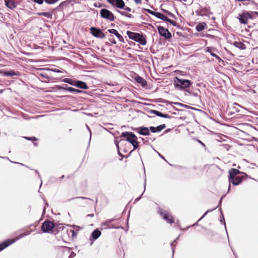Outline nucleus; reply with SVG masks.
Returning a JSON list of instances; mask_svg holds the SVG:
<instances>
[{"label":"nucleus","mask_w":258,"mask_h":258,"mask_svg":"<svg viewBox=\"0 0 258 258\" xmlns=\"http://www.w3.org/2000/svg\"><path fill=\"white\" fill-rule=\"evenodd\" d=\"M156 17L159 19H160L163 20L164 21H165V22H167V21H168V20L169 19L168 17L165 16L163 14L159 13V12H157V14L156 15Z\"/></svg>","instance_id":"obj_26"},{"label":"nucleus","mask_w":258,"mask_h":258,"mask_svg":"<svg viewBox=\"0 0 258 258\" xmlns=\"http://www.w3.org/2000/svg\"><path fill=\"white\" fill-rule=\"evenodd\" d=\"M168 21H167V22L170 23L171 24H172V25L174 26H177V23L175 21H173L172 20H171L170 19H168Z\"/></svg>","instance_id":"obj_38"},{"label":"nucleus","mask_w":258,"mask_h":258,"mask_svg":"<svg viewBox=\"0 0 258 258\" xmlns=\"http://www.w3.org/2000/svg\"><path fill=\"white\" fill-rule=\"evenodd\" d=\"M5 75L7 76H13L18 75V73H16L13 71H10L5 72Z\"/></svg>","instance_id":"obj_31"},{"label":"nucleus","mask_w":258,"mask_h":258,"mask_svg":"<svg viewBox=\"0 0 258 258\" xmlns=\"http://www.w3.org/2000/svg\"><path fill=\"white\" fill-rule=\"evenodd\" d=\"M81 198L82 199H86V198H85V197H82Z\"/></svg>","instance_id":"obj_50"},{"label":"nucleus","mask_w":258,"mask_h":258,"mask_svg":"<svg viewBox=\"0 0 258 258\" xmlns=\"http://www.w3.org/2000/svg\"><path fill=\"white\" fill-rule=\"evenodd\" d=\"M136 81L137 82L142 84V85L146 84V81L141 77H137L136 78Z\"/></svg>","instance_id":"obj_30"},{"label":"nucleus","mask_w":258,"mask_h":258,"mask_svg":"<svg viewBox=\"0 0 258 258\" xmlns=\"http://www.w3.org/2000/svg\"><path fill=\"white\" fill-rule=\"evenodd\" d=\"M120 137H123L126 141L130 143L134 147V149H137L139 147V143L137 141V136L132 132H124L121 134Z\"/></svg>","instance_id":"obj_2"},{"label":"nucleus","mask_w":258,"mask_h":258,"mask_svg":"<svg viewBox=\"0 0 258 258\" xmlns=\"http://www.w3.org/2000/svg\"><path fill=\"white\" fill-rule=\"evenodd\" d=\"M16 240L15 239H9L0 243V251L13 244Z\"/></svg>","instance_id":"obj_14"},{"label":"nucleus","mask_w":258,"mask_h":258,"mask_svg":"<svg viewBox=\"0 0 258 258\" xmlns=\"http://www.w3.org/2000/svg\"><path fill=\"white\" fill-rule=\"evenodd\" d=\"M54 72H57V73H60L61 72V71L60 70H59L58 69H55L54 70H53Z\"/></svg>","instance_id":"obj_45"},{"label":"nucleus","mask_w":258,"mask_h":258,"mask_svg":"<svg viewBox=\"0 0 258 258\" xmlns=\"http://www.w3.org/2000/svg\"><path fill=\"white\" fill-rule=\"evenodd\" d=\"M166 127L165 124H161L157 127L151 126L150 127V130L152 133H157L159 132L164 129Z\"/></svg>","instance_id":"obj_18"},{"label":"nucleus","mask_w":258,"mask_h":258,"mask_svg":"<svg viewBox=\"0 0 258 258\" xmlns=\"http://www.w3.org/2000/svg\"><path fill=\"white\" fill-rule=\"evenodd\" d=\"M109 41L111 42L113 44H115L116 43V41L114 39L112 35H110V38L109 39Z\"/></svg>","instance_id":"obj_37"},{"label":"nucleus","mask_w":258,"mask_h":258,"mask_svg":"<svg viewBox=\"0 0 258 258\" xmlns=\"http://www.w3.org/2000/svg\"><path fill=\"white\" fill-rule=\"evenodd\" d=\"M115 221L114 219H109L104 222L101 223V229H106L108 228H117L119 227L118 224L113 223Z\"/></svg>","instance_id":"obj_8"},{"label":"nucleus","mask_w":258,"mask_h":258,"mask_svg":"<svg viewBox=\"0 0 258 258\" xmlns=\"http://www.w3.org/2000/svg\"><path fill=\"white\" fill-rule=\"evenodd\" d=\"M210 11V10L209 8L205 7L201 9L200 10V12L202 15H207L209 13Z\"/></svg>","instance_id":"obj_29"},{"label":"nucleus","mask_w":258,"mask_h":258,"mask_svg":"<svg viewBox=\"0 0 258 258\" xmlns=\"http://www.w3.org/2000/svg\"><path fill=\"white\" fill-rule=\"evenodd\" d=\"M55 224L49 220L44 221L41 226V230L44 233H54Z\"/></svg>","instance_id":"obj_6"},{"label":"nucleus","mask_w":258,"mask_h":258,"mask_svg":"<svg viewBox=\"0 0 258 258\" xmlns=\"http://www.w3.org/2000/svg\"><path fill=\"white\" fill-rule=\"evenodd\" d=\"M206 51L207 52L210 53L212 56L215 57L217 59H218L219 62L222 61L221 58L216 53V52H218V50L216 48L214 47H208L206 48Z\"/></svg>","instance_id":"obj_15"},{"label":"nucleus","mask_w":258,"mask_h":258,"mask_svg":"<svg viewBox=\"0 0 258 258\" xmlns=\"http://www.w3.org/2000/svg\"><path fill=\"white\" fill-rule=\"evenodd\" d=\"M107 2L114 6L115 4V0H107Z\"/></svg>","instance_id":"obj_41"},{"label":"nucleus","mask_w":258,"mask_h":258,"mask_svg":"<svg viewBox=\"0 0 258 258\" xmlns=\"http://www.w3.org/2000/svg\"><path fill=\"white\" fill-rule=\"evenodd\" d=\"M64 175H62L61 177H59V179L61 180L62 179L64 178Z\"/></svg>","instance_id":"obj_46"},{"label":"nucleus","mask_w":258,"mask_h":258,"mask_svg":"<svg viewBox=\"0 0 258 258\" xmlns=\"http://www.w3.org/2000/svg\"><path fill=\"white\" fill-rule=\"evenodd\" d=\"M67 232L69 235L71 234V238L72 239H74L77 237V236L78 235V230L75 231L74 229H70L67 230Z\"/></svg>","instance_id":"obj_24"},{"label":"nucleus","mask_w":258,"mask_h":258,"mask_svg":"<svg viewBox=\"0 0 258 258\" xmlns=\"http://www.w3.org/2000/svg\"><path fill=\"white\" fill-rule=\"evenodd\" d=\"M199 142H200V143H201V144H202V145H204V144L202 142H201L200 141H199Z\"/></svg>","instance_id":"obj_48"},{"label":"nucleus","mask_w":258,"mask_h":258,"mask_svg":"<svg viewBox=\"0 0 258 258\" xmlns=\"http://www.w3.org/2000/svg\"><path fill=\"white\" fill-rule=\"evenodd\" d=\"M100 15L102 18L109 21H113L115 20V16L113 14L107 9H101L100 11Z\"/></svg>","instance_id":"obj_7"},{"label":"nucleus","mask_w":258,"mask_h":258,"mask_svg":"<svg viewBox=\"0 0 258 258\" xmlns=\"http://www.w3.org/2000/svg\"><path fill=\"white\" fill-rule=\"evenodd\" d=\"M118 12L121 15L124 16H125L126 17L130 18L133 17V15L131 14L127 13H126V12H123V11H118Z\"/></svg>","instance_id":"obj_33"},{"label":"nucleus","mask_w":258,"mask_h":258,"mask_svg":"<svg viewBox=\"0 0 258 258\" xmlns=\"http://www.w3.org/2000/svg\"><path fill=\"white\" fill-rule=\"evenodd\" d=\"M151 112L156 114V115L162 117L163 118H168L170 117V116L168 114H163V113L155 110H152Z\"/></svg>","instance_id":"obj_20"},{"label":"nucleus","mask_w":258,"mask_h":258,"mask_svg":"<svg viewBox=\"0 0 258 258\" xmlns=\"http://www.w3.org/2000/svg\"><path fill=\"white\" fill-rule=\"evenodd\" d=\"M38 15L39 16H43L49 19H52V14L50 12H41V13H38Z\"/></svg>","instance_id":"obj_27"},{"label":"nucleus","mask_w":258,"mask_h":258,"mask_svg":"<svg viewBox=\"0 0 258 258\" xmlns=\"http://www.w3.org/2000/svg\"><path fill=\"white\" fill-rule=\"evenodd\" d=\"M206 26V24L205 22L200 23L197 25L196 30L199 32L202 31L205 29Z\"/></svg>","instance_id":"obj_25"},{"label":"nucleus","mask_w":258,"mask_h":258,"mask_svg":"<svg viewBox=\"0 0 258 258\" xmlns=\"http://www.w3.org/2000/svg\"><path fill=\"white\" fill-rule=\"evenodd\" d=\"M6 6L11 9H14L16 7V4L13 0H5Z\"/></svg>","instance_id":"obj_19"},{"label":"nucleus","mask_w":258,"mask_h":258,"mask_svg":"<svg viewBox=\"0 0 258 258\" xmlns=\"http://www.w3.org/2000/svg\"><path fill=\"white\" fill-rule=\"evenodd\" d=\"M134 1L136 4L138 5L142 4V0H134Z\"/></svg>","instance_id":"obj_42"},{"label":"nucleus","mask_w":258,"mask_h":258,"mask_svg":"<svg viewBox=\"0 0 258 258\" xmlns=\"http://www.w3.org/2000/svg\"><path fill=\"white\" fill-rule=\"evenodd\" d=\"M126 34L131 39L139 43L142 45H145L147 44L146 37L143 35L142 33L127 31Z\"/></svg>","instance_id":"obj_1"},{"label":"nucleus","mask_w":258,"mask_h":258,"mask_svg":"<svg viewBox=\"0 0 258 258\" xmlns=\"http://www.w3.org/2000/svg\"><path fill=\"white\" fill-rule=\"evenodd\" d=\"M62 81L71 85L76 86L80 89H88V86H87V84L85 82L81 81L73 80L70 78H64L63 79Z\"/></svg>","instance_id":"obj_5"},{"label":"nucleus","mask_w":258,"mask_h":258,"mask_svg":"<svg viewBox=\"0 0 258 258\" xmlns=\"http://www.w3.org/2000/svg\"><path fill=\"white\" fill-rule=\"evenodd\" d=\"M28 234V233L25 234L23 235L22 236H21V237H23V236L27 235Z\"/></svg>","instance_id":"obj_47"},{"label":"nucleus","mask_w":258,"mask_h":258,"mask_svg":"<svg viewBox=\"0 0 258 258\" xmlns=\"http://www.w3.org/2000/svg\"><path fill=\"white\" fill-rule=\"evenodd\" d=\"M146 11H147L148 13H149V14H151V15H154V16H156V15L157 14V12H154V11H152V10H149V9H147V10H146Z\"/></svg>","instance_id":"obj_36"},{"label":"nucleus","mask_w":258,"mask_h":258,"mask_svg":"<svg viewBox=\"0 0 258 258\" xmlns=\"http://www.w3.org/2000/svg\"><path fill=\"white\" fill-rule=\"evenodd\" d=\"M64 227L62 226V225H55V228H54V233L56 234L60 230H63Z\"/></svg>","instance_id":"obj_28"},{"label":"nucleus","mask_w":258,"mask_h":258,"mask_svg":"<svg viewBox=\"0 0 258 258\" xmlns=\"http://www.w3.org/2000/svg\"><path fill=\"white\" fill-rule=\"evenodd\" d=\"M90 32L91 34L94 37L100 38H104L105 37V35L101 31V30L97 28L91 27L90 28Z\"/></svg>","instance_id":"obj_11"},{"label":"nucleus","mask_w":258,"mask_h":258,"mask_svg":"<svg viewBox=\"0 0 258 258\" xmlns=\"http://www.w3.org/2000/svg\"><path fill=\"white\" fill-rule=\"evenodd\" d=\"M71 87H69L67 85H63V86H58V89L59 90H65L68 91V88H70Z\"/></svg>","instance_id":"obj_34"},{"label":"nucleus","mask_w":258,"mask_h":258,"mask_svg":"<svg viewBox=\"0 0 258 258\" xmlns=\"http://www.w3.org/2000/svg\"><path fill=\"white\" fill-rule=\"evenodd\" d=\"M35 3H37L39 5L43 4L44 0H32Z\"/></svg>","instance_id":"obj_40"},{"label":"nucleus","mask_w":258,"mask_h":258,"mask_svg":"<svg viewBox=\"0 0 258 258\" xmlns=\"http://www.w3.org/2000/svg\"><path fill=\"white\" fill-rule=\"evenodd\" d=\"M108 31L111 33L115 35L116 37L118 39L119 41L121 42H124V40L123 37L117 32V31L115 29H108Z\"/></svg>","instance_id":"obj_17"},{"label":"nucleus","mask_w":258,"mask_h":258,"mask_svg":"<svg viewBox=\"0 0 258 258\" xmlns=\"http://www.w3.org/2000/svg\"><path fill=\"white\" fill-rule=\"evenodd\" d=\"M25 138L27 140H29V141H37V139L35 137H25Z\"/></svg>","instance_id":"obj_39"},{"label":"nucleus","mask_w":258,"mask_h":258,"mask_svg":"<svg viewBox=\"0 0 258 258\" xmlns=\"http://www.w3.org/2000/svg\"><path fill=\"white\" fill-rule=\"evenodd\" d=\"M123 9H124V10L125 11H126L127 12H131V9L129 7H124Z\"/></svg>","instance_id":"obj_43"},{"label":"nucleus","mask_w":258,"mask_h":258,"mask_svg":"<svg viewBox=\"0 0 258 258\" xmlns=\"http://www.w3.org/2000/svg\"><path fill=\"white\" fill-rule=\"evenodd\" d=\"M101 231L98 229H96L91 233V238L94 240H96L101 235Z\"/></svg>","instance_id":"obj_21"},{"label":"nucleus","mask_w":258,"mask_h":258,"mask_svg":"<svg viewBox=\"0 0 258 258\" xmlns=\"http://www.w3.org/2000/svg\"><path fill=\"white\" fill-rule=\"evenodd\" d=\"M58 0H45L46 3L48 4H53L56 3Z\"/></svg>","instance_id":"obj_35"},{"label":"nucleus","mask_w":258,"mask_h":258,"mask_svg":"<svg viewBox=\"0 0 258 258\" xmlns=\"http://www.w3.org/2000/svg\"><path fill=\"white\" fill-rule=\"evenodd\" d=\"M238 18L241 23L247 24L248 20L253 19V17L248 12H244L241 14H239Z\"/></svg>","instance_id":"obj_10"},{"label":"nucleus","mask_w":258,"mask_h":258,"mask_svg":"<svg viewBox=\"0 0 258 258\" xmlns=\"http://www.w3.org/2000/svg\"><path fill=\"white\" fill-rule=\"evenodd\" d=\"M158 30L159 33L161 36L164 37L166 39H169L171 37V34L168 29L162 26H158Z\"/></svg>","instance_id":"obj_12"},{"label":"nucleus","mask_w":258,"mask_h":258,"mask_svg":"<svg viewBox=\"0 0 258 258\" xmlns=\"http://www.w3.org/2000/svg\"><path fill=\"white\" fill-rule=\"evenodd\" d=\"M115 6L119 9H123L125 7V4L123 0H115Z\"/></svg>","instance_id":"obj_23"},{"label":"nucleus","mask_w":258,"mask_h":258,"mask_svg":"<svg viewBox=\"0 0 258 258\" xmlns=\"http://www.w3.org/2000/svg\"><path fill=\"white\" fill-rule=\"evenodd\" d=\"M165 12L167 13L169 16L171 17H173L174 16L173 14H172L171 12L169 11H166Z\"/></svg>","instance_id":"obj_44"},{"label":"nucleus","mask_w":258,"mask_h":258,"mask_svg":"<svg viewBox=\"0 0 258 258\" xmlns=\"http://www.w3.org/2000/svg\"><path fill=\"white\" fill-rule=\"evenodd\" d=\"M150 129L147 127H140L137 128V132L141 135L149 136L150 135Z\"/></svg>","instance_id":"obj_16"},{"label":"nucleus","mask_w":258,"mask_h":258,"mask_svg":"<svg viewBox=\"0 0 258 258\" xmlns=\"http://www.w3.org/2000/svg\"><path fill=\"white\" fill-rule=\"evenodd\" d=\"M254 13H255V14H257V15H258V13H257V12H254Z\"/></svg>","instance_id":"obj_49"},{"label":"nucleus","mask_w":258,"mask_h":258,"mask_svg":"<svg viewBox=\"0 0 258 258\" xmlns=\"http://www.w3.org/2000/svg\"><path fill=\"white\" fill-rule=\"evenodd\" d=\"M158 213L168 223L171 224L174 223V219L173 216L167 211L159 208L158 210Z\"/></svg>","instance_id":"obj_4"},{"label":"nucleus","mask_w":258,"mask_h":258,"mask_svg":"<svg viewBox=\"0 0 258 258\" xmlns=\"http://www.w3.org/2000/svg\"><path fill=\"white\" fill-rule=\"evenodd\" d=\"M229 175H228V179L229 181H230V180H232L235 177L237 176L238 175L241 174V172L235 168H231L229 170Z\"/></svg>","instance_id":"obj_13"},{"label":"nucleus","mask_w":258,"mask_h":258,"mask_svg":"<svg viewBox=\"0 0 258 258\" xmlns=\"http://www.w3.org/2000/svg\"><path fill=\"white\" fill-rule=\"evenodd\" d=\"M247 177V175L245 173L241 172V174L230 180L229 182L231 183L233 185H237L241 183L243 180H245Z\"/></svg>","instance_id":"obj_9"},{"label":"nucleus","mask_w":258,"mask_h":258,"mask_svg":"<svg viewBox=\"0 0 258 258\" xmlns=\"http://www.w3.org/2000/svg\"><path fill=\"white\" fill-rule=\"evenodd\" d=\"M68 91L70 92H75V93H81L83 92L82 91H81L80 90L77 89H75V88H74L72 87H71L70 88H68Z\"/></svg>","instance_id":"obj_32"},{"label":"nucleus","mask_w":258,"mask_h":258,"mask_svg":"<svg viewBox=\"0 0 258 258\" xmlns=\"http://www.w3.org/2000/svg\"><path fill=\"white\" fill-rule=\"evenodd\" d=\"M191 85L189 80L179 79L175 77L174 79V85L176 88L184 89L189 88Z\"/></svg>","instance_id":"obj_3"},{"label":"nucleus","mask_w":258,"mask_h":258,"mask_svg":"<svg viewBox=\"0 0 258 258\" xmlns=\"http://www.w3.org/2000/svg\"><path fill=\"white\" fill-rule=\"evenodd\" d=\"M233 45L239 48L241 50H244L246 49V46L244 43L241 41H234L233 43Z\"/></svg>","instance_id":"obj_22"}]
</instances>
